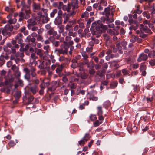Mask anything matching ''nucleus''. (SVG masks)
Here are the masks:
<instances>
[{
    "label": "nucleus",
    "instance_id": "obj_1",
    "mask_svg": "<svg viewBox=\"0 0 155 155\" xmlns=\"http://www.w3.org/2000/svg\"><path fill=\"white\" fill-rule=\"evenodd\" d=\"M19 27V25L18 24H17L16 26H15L14 28L12 26H7L4 28H1L2 34L4 36H10V32L12 31V29L14 28L15 29H17Z\"/></svg>",
    "mask_w": 155,
    "mask_h": 155
},
{
    "label": "nucleus",
    "instance_id": "obj_2",
    "mask_svg": "<svg viewBox=\"0 0 155 155\" xmlns=\"http://www.w3.org/2000/svg\"><path fill=\"white\" fill-rule=\"evenodd\" d=\"M41 80V84L40 86L41 88L39 91V94L40 95L43 94L44 92V89L46 87H48L50 83L48 81H47L48 80L46 79H44L42 80L40 79Z\"/></svg>",
    "mask_w": 155,
    "mask_h": 155
},
{
    "label": "nucleus",
    "instance_id": "obj_3",
    "mask_svg": "<svg viewBox=\"0 0 155 155\" xmlns=\"http://www.w3.org/2000/svg\"><path fill=\"white\" fill-rule=\"evenodd\" d=\"M91 137V136L90 135L89 133H86L82 139L78 142V145H80L81 146H83L85 144V143L88 141Z\"/></svg>",
    "mask_w": 155,
    "mask_h": 155
},
{
    "label": "nucleus",
    "instance_id": "obj_4",
    "mask_svg": "<svg viewBox=\"0 0 155 155\" xmlns=\"http://www.w3.org/2000/svg\"><path fill=\"white\" fill-rule=\"evenodd\" d=\"M58 86V83L57 81H54L51 83V86L48 88V91H54Z\"/></svg>",
    "mask_w": 155,
    "mask_h": 155
},
{
    "label": "nucleus",
    "instance_id": "obj_5",
    "mask_svg": "<svg viewBox=\"0 0 155 155\" xmlns=\"http://www.w3.org/2000/svg\"><path fill=\"white\" fill-rule=\"evenodd\" d=\"M113 9V8L111 6H109L105 8L103 12L104 14L105 15L106 17L108 18V16L110 13V10H111L113 12L114 11V10Z\"/></svg>",
    "mask_w": 155,
    "mask_h": 155
},
{
    "label": "nucleus",
    "instance_id": "obj_6",
    "mask_svg": "<svg viewBox=\"0 0 155 155\" xmlns=\"http://www.w3.org/2000/svg\"><path fill=\"white\" fill-rule=\"evenodd\" d=\"M147 58V55L143 53H142L139 55L137 61L139 62H141L142 61H145L146 60Z\"/></svg>",
    "mask_w": 155,
    "mask_h": 155
},
{
    "label": "nucleus",
    "instance_id": "obj_7",
    "mask_svg": "<svg viewBox=\"0 0 155 155\" xmlns=\"http://www.w3.org/2000/svg\"><path fill=\"white\" fill-rule=\"evenodd\" d=\"M40 15L39 18H43L42 22L43 23H45L48 22L49 21V19L48 18L47 15V14L46 13H45L44 15H42V13L41 15L39 13V15Z\"/></svg>",
    "mask_w": 155,
    "mask_h": 155
},
{
    "label": "nucleus",
    "instance_id": "obj_8",
    "mask_svg": "<svg viewBox=\"0 0 155 155\" xmlns=\"http://www.w3.org/2000/svg\"><path fill=\"white\" fill-rule=\"evenodd\" d=\"M58 16L56 18V21H57V20H58V23L60 24L62 22V20L61 16L62 15H63L62 11L60 9H59L58 12Z\"/></svg>",
    "mask_w": 155,
    "mask_h": 155
},
{
    "label": "nucleus",
    "instance_id": "obj_9",
    "mask_svg": "<svg viewBox=\"0 0 155 155\" xmlns=\"http://www.w3.org/2000/svg\"><path fill=\"white\" fill-rule=\"evenodd\" d=\"M140 28L141 31H143L145 32L148 33H151V31L150 29L148 28L147 26L144 25L143 24H141L140 26Z\"/></svg>",
    "mask_w": 155,
    "mask_h": 155
},
{
    "label": "nucleus",
    "instance_id": "obj_10",
    "mask_svg": "<svg viewBox=\"0 0 155 155\" xmlns=\"http://www.w3.org/2000/svg\"><path fill=\"white\" fill-rule=\"evenodd\" d=\"M27 22L28 23V27L29 29L31 28V26L34 25L36 23L35 21V20L34 19H29L27 21Z\"/></svg>",
    "mask_w": 155,
    "mask_h": 155
},
{
    "label": "nucleus",
    "instance_id": "obj_11",
    "mask_svg": "<svg viewBox=\"0 0 155 155\" xmlns=\"http://www.w3.org/2000/svg\"><path fill=\"white\" fill-rule=\"evenodd\" d=\"M97 26V25L96 22H94L92 24L90 28V30L93 35H97V32L94 31V28L96 27Z\"/></svg>",
    "mask_w": 155,
    "mask_h": 155
},
{
    "label": "nucleus",
    "instance_id": "obj_12",
    "mask_svg": "<svg viewBox=\"0 0 155 155\" xmlns=\"http://www.w3.org/2000/svg\"><path fill=\"white\" fill-rule=\"evenodd\" d=\"M12 14H10L7 16V18L9 19L8 21L10 24L15 23L16 22V19L15 18H14L12 19Z\"/></svg>",
    "mask_w": 155,
    "mask_h": 155
},
{
    "label": "nucleus",
    "instance_id": "obj_13",
    "mask_svg": "<svg viewBox=\"0 0 155 155\" xmlns=\"http://www.w3.org/2000/svg\"><path fill=\"white\" fill-rule=\"evenodd\" d=\"M22 35L21 33L18 34L16 35L15 38V39L16 41L18 40L17 42L18 43H21L22 42H23V40L22 39Z\"/></svg>",
    "mask_w": 155,
    "mask_h": 155
},
{
    "label": "nucleus",
    "instance_id": "obj_14",
    "mask_svg": "<svg viewBox=\"0 0 155 155\" xmlns=\"http://www.w3.org/2000/svg\"><path fill=\"white\" fill-rule=\"evenodd\" d=\"M19 47V45L16 44L11 48V53L13 54H15L16 52V48H18Z\"/></svg>",
    "mask_w": 155,
    "mask_h": 155
},
{
    "label": "nucleus",
    "instance_id": "obj_15",
    "mask_svg": "<svg viewBox=\"0 0 155 155\" xmlns=\"http://www.w3.org/2000/svg\"><path fill=\"white\" fill-rule=\"evenodd\" d=\"M71 8V5L70 4L67 5H64L62 7V8L64 11H66L68 12H69Z\"/></svg>",
    "mask_w": 155,
    "mask_h": 155
},
{
    "label": "nucleus",
    "instance_id": "obj_16",
    "mask_svg": "<svg viewBox=\"0 0 155 155\" xmlns=\"http://www.w3.org/2000/svg\"><path fill=\"white\" fill-rule=\"evenodd\" d=\"M24 70L26 73V75H29L30 74H32V75L34 76L35 74L32 71H30L28 68H24Z\"/></svg>",
    "mask_w": 155,
    "mask_h": 155
},
{
    "label": "nucleus",
    "instance_id": "obj_17",
    "mask_svg": "<svg viewBox=\"0 0 155 155\" xmlns=\"http://www.w3.org/2000/svg\"><path fill=\"white\" fill-rule=\"evenodd\" d=\"M96 30L97 31H96L97 32V36L98 37L99 36H100L101 33V26L99 25H97L95 27Z\"/></svg>",
    "mask_w": 155,
    "mask_h": 155
},
{
    "label": "nucleus",
    "instance_id": "obj_18",
    "mask_svg": "<svg viewBox=\"0 0 155 155\" xmlns=\"http://www.w3.org/2000/svg\"><path fill=\"white\" fill-rule=\"evenodd\" d=\"M58 53L60 54H67L68 51V48H64V50L63 49H58L57 50Z\"/></svg>",
    "mask_w": 155,
    "mask_h": 155
},
{
    "label": "nucleus",
    "instance_id": "obj_19",
    "mask_svg": "<svg viewBox=\"0 0 155 155\" xmlns=\"http://www.w3.org/2000/svg\"><path fill=\"white\" fill-rule=\"evenodd\" d=\"M106 70L104 69H103L101 71H98L97 72V74L101 77H102L104 76Z\"/></svg>",
    "mask_w": 155,
    "mask_h": 155
},
{
    "label": "nucleus",
    "instance_id": "obj_20",
    "mask_svg": "<svg viewBox=\"0 0 155 155\" xmlns=\"http://www.w3.org/2000/svg\"><path fill=\"white\" fill-rule=\"evenodd\" d=\"M35 41V39L33 38H32L30 35L28 36L25 40V41L26 42H28L31 41L32 42H34Z\"/></svg>",
    "mask_w": 155,
    "mask_h": 155
},
{
    "label": "nucleus",
    "instance_id": "obj_21",
    "mask_svg": "<svg viewBox=\"0 0 155 155\" xmlns=\"http://www.w3.org/2000/svg\"><path fill=\"white\" fill-rule=\"evenodd\" d=\"M107 32V33H109L110 35H117L119 33L118 31H116L115 32L113 30H112L111 29H109V30H108Z\"/></svg>",
    "mask_w": 155,
    "mask_h": 155
},
{
    "label": "nucleus",
    "instance_id": "obj_22",
    "mask_svg": "<svg viewBox=\"0 0 155 155\" xmlns=\"http://www.w3.org/2000/svg\"><path fill=\"white\" fill-rule=\"evenodd\" d=\"M48 34L55 36L57 35V32L54 31L53 28L50 29L47 32Z\"/></svg>",
    "mask_w": 155,
    "mask_h": 155
},
{
    "label": "nucleus",
    "instance_id": "obj_23",
    "mask_svg": "<svg viewBox=\"0 0 155 155\" xmlns=\"http://www.w3.org/2000/svg\"><path fill=\"white\" fill-rule=\"evenodd\" d=\"M136 7L137 8L134 11V13H137L138 14L141 13L142 12V11L141 10L139 9V8H140V5H137L136 6Z\"/></svg>",
    "mask_w": 155,
    "mask_h": 155
},
{
    "label": "nucleus",
    "instance_id": "obj_24",
    "mask_svg": "<svg viewBox=\"0 0 155 155\" xmlns=\"http://www.w3.org/2000/svg\"><path fill=\"white\" fill-rule=\"evenodd\" d=\"M63 17L64 19L63 23L64 24H65L67 22L69 19L68 16V15H67L66 13H65L63 14Z\"/></svg>",
    "mask_w": 155,
    "mask_h": 155
},
{
    "label": "nucleus",
    "instance_id": "obj_25",
    "mask_svg": "<svg viewBox=\"0 0 155 155\" xmlns=\"http://www.w3.org/2000/svg\"><path fill=\"white\" fill-rule=\"evenodd\" d=\"M97 114L98 115H101L103 113V111L102 109V107L101 106H99L97 107Z\"/></svg>",
    "mask_w": 155,
    "mask_h": 155
},
{
    "label": "nucleus",
    "instance_id": "obj_26",
    "mask_svg": "<svg viewBox=\"0 0 155 155\" xmlns=\"http://www.w3.org/2000/svg\"><path fill=\"white\" fill-rule=\"evenodd\" d=\"M101 33L105 32L108 28L106 25L102 24L101 25Z\"/></svg>",
    "mask_w": 155,
    "mask_h": 155
},
{
    "label": "nucleus",
    "instance_id": "obj_27",
    "mask_svg": "<svg viewBox=\"0 0 155 155\" xmlns=\"http://www.w3.org/2000/svg\"><path fill=\"white\" fill-rule=\"evenodd\" d=\"M33 10L35 12H38L39 8V6L38 4L34 3L33 5Z\"/></svg>",
    "mask_w": 155,
    "mask_h": 155
},
{
    "label": "nucleus",
    "instance_id": "obj_28",
    "mask_svg": "<svg viewBox=\"0 0 155 155\" xmlns=\"http://www.w3.org/2000/svg\"><path fill=\"white\" fill-rule=\"evenodd\" d=\"M30 91L32 92L33 94H35L36 91H38V89L35 86L32 87L30 88Z\"/></svg>",
    "mask_w": 155,
    "mask_h": 155
},
{
    "label": "nucleus",
    "instance_id": "obj_29",
    "mask_svg": "<svg viewBox=\"0 0 155 155\" xmlns=\"http://www.w3.org/2000/svg\"><path fill=\"white\" fill-rule=\"evenodd\" d=\"M68 35L70 36H72L73 37H75L77 35L76 32L73 33V30L72 29L68 31Z\"/></svg>",
    "mask_w": 155,
    "mask_h": 155
},
{
    "label": "nucleus",
    "instance_id": "obj_30",
    "mask_svg": "<svg viewBox=\"0 0 155 155\" xmlns=\"http://www.w3.org/2000/svg\"><path fill=\"white\" fill-rule=\"evenodd\" d=\"M116 47L117 50H118L120 54L123 53L122 51H121L122 47L120 45V43H117L116 44Z\"/></svg>",
    "mask_w": 155,
    "mask_h": 155
},
{
    "label": "nucleus",
    "instance_id": "obj_31",
    "mask_svg": "<svg viewBox=\"0 0 155 155\" xmlns=\"http://www.w3.org/2000/svg\"><path fill=\"white\" fill-rule=\"evenodd\" d=\"M89 99L90 100H92L93 101H96L98 100V98L97 97H95L93 94H91L90 96Z\"/></svg>",
    "mask_w": 155,
    "mask_h": 155
},
{
    "label": "nucleus",
    "instance_id": "obj_32",
    "mask_svg": "<svg viewBox=\"0 0 155 155\" xmlns=\"http://www.w3.org/2000/svg\"><path fill=\"white\" fill-rule=\"evenodd\" d=\"M29 96L28 97V104H29L33 100V99H34V97L31 96H29V95H28V94H27L26 95V97H28L27 96Z\"/></svg>",
    "mask_w": 155,
    "mask_h": 155
},
{
    "label": "nucleus",
    "instance_id": "obj_33",
    "mask_svg": "<svg viewBox=\"0 0 155 155\" xmlns=\"http://www.w3.org/2000/svg\"><path fill=\"white\" fill-rule=\"evenodd\" d=\"M78 0H75L73 2L72 5L74 8H77L78 6Z\"/></svg>",
    "mask_w": 155,
    "mask_h": 155
},
{
    "label": "nucleus",
    "instance_id": "obj_34",
    "mask_svg": "<svg viewBox=\"0 0 155 155\" xmlns=\"http://www.w3.org/2000/svg\"><path fill=\"white\" fill-rule=\"evenodd\" d=\"M148 56L151 58L154 57H155V51L154 50L151 51L148 54Z\"/></svg>",
    "mask_w": 155,
    "mask_h": 155
},
{
    "label": "nucleus",
    "instance_id": "obj_35",
    "mask_svg": "<svg viewBox=\"0 0 155 155\" xmlns=\"http://www.w3.org/2000/svg\"><path fill=\"white\" fill-rule=\"evenodd\" d=\"M88 13L87 12H85L84 13L82 14L81 15V17L82 18H84L88 17Z\"/></svg>",
    "mask_w": 155,
    "mask_h": 155
},
{
    "label": "nucleus",
    "instance_id": "obj_36",
    "mask_svg": "<svg viewBox=\"0 0 155 155\" xmlns=\"http://www.w3.org/2000/svg\"><path fill=\"white\" fill-rule=\"evenodd\" d=\"M4 56L3 55H1L0 56V67L1 65H3L4 63Z\"/></svg>",
    "mask_w": 155,
    "mask_h": 155
},
{
    "label": "nucleus",
    "instance_id": "obj_37",
    "mask_svg": "<svg viewBox=\"0 0 155 155\" xmlns=\"http://www.w3.org/2000/svg\"><path fill=\"white\" fill-rule=\"evenodd\" d=\"M101 123V122L99 121L98 120H97L93 123V125L94 127H97Z\"/></svg>",
    "mask_w": 155,
    "mask_h": 155
},
{
    "label": "nucleus",
    "instance_id": "obj_38",
    "mask_svg": "<svg viewBox=\"0 0 155 155\" xmlns=\"http://www.w3.org/2000/svg\"><path fill=\"white\" fill-rule=\"evenodd\" d=\"M90 120L93 121L97 119V117L95 115L91 114L89 117Z\"/></svg>",
    "mask_w": 155,
    "mask_h": 155
},
{
    "label": "nucleus",
    "instance_id": "obj_39",
    "mask_svg": "<svg viewBox=\"0 0 155 155\" xmlns=\"http://www.w3.org/2000/svg\"><path fill=\"white\" fill-rule=\"evenodd\" d=\"M57 12V10L56 9H54L52 11V12L51 13L50 16L51 17H54L55 14Z\"/></svg>",
    "mask_w": 155,
    "mask_h": 155
},
{
    "label": "nucleus",
    "instance_id": "obj_40",
    "mask_svg": "<svg viewBox=\"0 0 155 155\" xmlns=\"http://www.w3.org/2000/svg\"><path fill=\"white\" fill-rule=\"evenodd\" d=\"M14 96L16 99H18L21 96V93L18 91L15 94Z\"/></svg>",
    "mask_w": 155,
    "mask_h": 155
},
{
    "label": "nucleus",
    "instance_id": "obj_41",
    "mask_svg": "<svg viewBox=\"0 0 155 155\" xmlns=\"http://www.w3.org/2000/svg\"><path fill=\"white\" fill-rule=\"evenodd\" d=\"M100 5L102 6H106L107 5V1L105 0H101Z\"/></svg>",
    "mask_w": 155,
    "mask_h": 155
},
{
    "label": "nucleus",
    "instance_id": "obj_42",
    "mask_svg": "<svg viewBox=\"0 0 155 155\" xmlns=\"http://www.w3.org/2000/svg\"><path fill=\"white\" fill-rule=\"evenodd\" d=\"M128 21L130 25L134 24H136L137 21L134 20L131 18H129Z\"/></svg>",
    "mask_w": 155,
    "mask_h": 155
},
{
    "label": "nucleus",
    "instance_id": "obj_43",
    "mask_svg": "<svg viewBox=\"0 0 155 155\" xmlns=\"http://www.w3.org/2000/svg\"><path fill=\"white\" fill-rule=\"evenodd\" d=\"M79 74L81 78L83 79H85L87 78V75L84 73H82L81 72Z\"/></svg>",
    "mask_w": 155,
    "mask_h": 155
},
{
    "label": "nucleus",
    "instance_id": "obj_44",
    "mask_svg": "<svg viewBox=\"0 0 155 155\" xmlns=\"http://www.w3.org/2000/svg\"><path fill=\"white\" fill-rule=\"evenodd\" d=\"M122 71L123 75H124L128 74L130 73V71L126 70L125 69H122Z\"/></svg>",
    "mask_w": 155,
    "mask_h": 155
},
{
    "label": "nucleus",
    "instance_id": "obj_45",
    "mask_svg": "<svg viewBox=\"0 0 155 155\" xmlns=\"http://www.w3.org/2000/svg\"><path fill=\"white\" fill-rule=\"evenodd\" d=\"M93 48L92 47H87L86 48V51L88 53H90L92 51Z\"/></svg>",
    "mask_w": 155,
    "mask_h": 155
},
{
    "label": "nucleus",
    "instance_id": "obj_46",
    "mask_svg": "<svg viewBox=\"0 0 155 155\" xmlns=\"http://www.w3.org/2000/svg\"><path fill=\"white\" fill-rule=\"evenodd\" d=\"M105 52V51L103 50L99 54V56L100 58H102L104 56Z\"/></svg>",
    "mask_w": 155,
    "mask_h": 155
},
{
    "label": "nucleus",
    "instance_id": "obj_47",
    "mask_svg": "<svg viewBox=\"0 0 155 155\" xmlns=\"http://www.w3.org/2000/svg\"><path fill=\"white\" fill-rule=\"evenodd\" d=\"M72 28V25H71V24H68L67 25H66L65 27V28L66 30L69 31V30H71V28Z\"/></svg>",
    "mask_w": 155,
    "mask_h": 155
},
{
    "label": "nucleus",
    "instance_id": "obj_48",
    "mask_svg": "<svg viewBox=\"0 0 155 155\" xmlns=\"http://www.w3.org/2000/svg\"><path fill=\"white\" fill-rule=\"evenodd\" d=\"M82 56L84 58H88V56L86 52L85 51H83L81 53Z\"/></svg>",
    "mask_w": 155,
    "mask_h": 155
},
{
    "label": "nucleus",
    "instance_id": "obj_49",
    "mask_svg": "<svg viewBox=\"0 0 155 155\" xmlns=\"http://www.w3.org/2000/svg\"><path fill=\"white\" fill-rule=\"evenodd\" d=\"M64 27V26L63 25H61L59 27V33H62L63 32Z\"/></svg>",
    "mask_w": 155,
    "mask_h": 155
},
{
    "label": "nucleus",
    "instance_id": "obj_50",
    "mask_svg": "<svg viewBox=\"0 0 155 155\" xmlns=\"http://www.w3.org/2000/svg\"><path fill=\"white\" fill-rule=\"evenodd\" d=\"M121 72L120 71H116V76L117 78L121 76Z\"/></svg>",
    "mask_w": 155,
    "mask_h": 155
},
{
    "label": "nucleus",
    "instance_id": "obj_51",
    "mask_svg": "<svg viewBox=\"0 0 155 155\" xmlns=\"http://www.w3.org/2000/svg\"><path fill=\"white\" fill-rule=\"evenodd\" d=\"M107 18V19L106 20V23L107 24H109L110 23L113 22L114 21L113 20L112 18H109V17H108V18Z\"/></svg>",
    "mask_w": 155,
    "mask_h": 155
},
{
    "label": "nucleus",
    "instance_id": "obj_52",
    "mask_svg": "<svg viewBox=\"0 0 155 155\" xmlns=\"http://www.w3.org/2000/svg\"><path fill=\"white\" fill-rule=\"evenodd\" d=\"M149 63L151 66L155 65V59L151 60L149 61Z\"/></svg>",
    "mask_w": 155,
    "mask_h": 155
},
{
    "label": "nucleus",
    "instance_id": "obj_53",
    "mask_svg": "<svg viewBox=\"0 0 155 155\" xmlns=\"http://www.w3.org/2000/svg\"><path fill=\"white\" fill-rule=\"evenodd\" d=\"M140 37L142 38H145L147 37V35L142 32L140 34Z\"/></svg>",
    "mask_w": 155,
    "mask_h": 155
},
{
    "label": "nucleus",
    "instance_id": "obj_54",
    "mask_svg": "<svg viewBox=\"0 0 155 155\" xmlns=\"http://www.w3.org/2000/svg\"><path fill=\"white\" fill-rule=\"evenodd\" d=\"M8 145L11 147H13L15 145V143L14 141L11 140L8 143Z\"/></svg>",
    "mask_w": 155,
    "mask_h": 155
},
{
    "label": "nucleus",
    "instance_id": "obj_55",
    "mask_svg": "<svg viewBox=\"0 0 155 155\" xmlns=\"http://www.w3.org/2000/svg\"><path fill=\"white\" fill-rule=\"evenodd\" d=\"M90 69L89 71V73L91 74H94L95 73V71L94 69L93 68H90Z\"/></svg>",
    "mask_w": 155,
    "mask_h": 155
},
{
    "label": "nucleus",
    "instance_id": "obj_56",
    "mask_svg": "<svg viewBox=\"0 0 155 155\" xmlns=\"http://www.w3.org/2000/svg\"><path fill=\"white\" fill-rule=\"evenodd\" d=\"M111 65L112 67H115L116 68H118L119 67V65L117 63L115 62H112Z\"/></svg>",
    "mask_w": 155,
    "mask_h": 155
},
{
    "label": "nucleus",
    "instance_id": "obj_57",
    "mask_svg": "<svg viewBox=\"0 0 155 155\" xmlns=\"http://www.w3.org/2000/svg\"><path fill=\"white\" fill-rule=\"evenodd\" d=\"M99 116L98 117V119L102 123V121L104 120V118L103 117V116H102V114H101V115H98Z\"/></svg>",
    "mask_w": 155,
    "mask_h": 155
},
{
    "label": "nucleus",
    "instance_id": "obj_58",
    "mask_svg": "<svg viewBox=\"0 0 155 155\" xmlns=\"http://www.w3.org/2000/svg\"><path fill=\"white\" fill-rule=\"evenodd\" d=\"M136 27H134L132 25H131V26L129 27V29L130 30H136L137 28H138V25H136Z\"/></svg>",
    "mask_w": 155,
    "mask_h": 155
},
{
    "label": "nucleus",
    "instance_id": "obj_59",
    "mask_svg": "<svg viewBox=\"0 0 155 155\" xmlns=\"http://www.w3.org/2000/svg\"><path fill=\"white\" fill-rule=\"evenodd\" d=\"M63 5H64L63 2H60L59 3V5L57 8L58 9H61V8H62V7Z\"/></svg>",
    "mask_w": 155,
    "mask_h": 155
},
{
    "label": "nucleus",
    "instance_id": "obj_60",
    "mask_svg": "<svg viewBox=\"0 0 155 155\" xmlns=\"http://www.w3.org/2000/svg\"><path fill=\"white\" fill-rule=\"evenodd\" d=\"M139 67L137 63L133 64L131 65L130 67L133 68H137Z\"/></svg>",
    "mask_w": 155,
    "mask_h": 155
},
{
    "label": "nucleus",
    "instance_id": "obj_61",
    "mask_svg": "<svg viewBox=\"0 0 155 155\" xmlns=\"http://www.w3.org/2000/svg\"><path fill=\"white\" fill-rule=\"evenodd\" d=\"M62 80L64 83H66L68 81V78H67L66 76L63 77L62 78Z\"/></svg>",
    "mask_w": 155,
    "mask_h": 155
},
{
    "label": "nucleus",
    "instance_id": "obj_62",
    "mask_svg": "<svg viewBox=\"0 0 155 155\" xmlns=\"http://www.w3.org/2000/svg\"><path fill=\"white\" fill-rule=\"evenodd\" d=\"M76 87V84L73 83H72L70 86L71 89H75Z\"/></svg>",
    "mask_w": 155,
    "mask_h": 155
},
{
    "label": "nucleus",
    "instance_id": "obj_63",
    "mask_svg": "<svg viewBox=\"0 0 155 155\" xmlns=\"http://www.w3.org/2000/svg\"><path fill=\"white\" fill-rule=\"evenodd\" d=\"M17 72L16 73L15 75L17 76V78H19V77L20 76L21 73L18 71V69L17 70Z\"/></svg>",
    "mask_w": 155,
    "mask_h": 155
},
{
    "label": "nucleus",
    "instance_id": "obj_64",
    "mask_svg": "<svg viewBox=\"0 0 155 155\" xmlns=\"http://www.w3.org/2000/svg\"><path fill=\"white\" fill-rule=\"evenodd\" d=\"M79 28L78 25H75L74 28V31L76 32L78 30Z\"/></svg>",
    "mask_w": 155,
    "mask_h": 155
}]
</instances>
